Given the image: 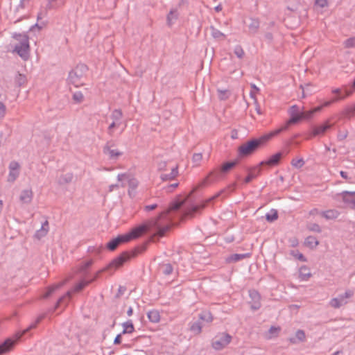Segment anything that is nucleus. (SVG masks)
I'll return each instance as SVG.
<instances>
[{
  "label": "nucleus",
  "instance_id": "obj_48",
  "mask_svg": "<svg viewBox=\"0 0 355 355\" xmlns=\"http://www.w3.org/2000/svg\"><path fill=\"white\" fill-rule=\"evenodd\" d=\"M139 182L135 178L130 179L128 181L129 190L128 193L130 194V190L134 191L138 187Z\"/></svg>",
  "mask_w": 355,
  "mask_h": 355
},
{
  "label": "nucleus",
  "instance_id": "obj_33",
  "mask_svg": "<svg viewBox=\"0 0 355 355\" xmlns=\"http://www.w3.org/2000/svg\"><path fill=\"white\" fill-rule=\"evenodd\" d=\"M148 318L152 322H158L160 320L159 313L157 310H151L148 312Z\"/></svg>",
  "mask_w": 355,
  "mask_h": 355
},
{
  "label": "nucleus",
  "instance_id": "obj_1",
  "mask_svg": "<svg viewBox=\"0 0 355 355\" xmlns=\"http://www.w3.org/2000/svg\"><path fill=\"white\" fill-rule=\"evenodd\" d=\"M182 205L183 202L180 201L172 202L168 208L161 212L157 218L150 220L146 224L139 225L133 228L129 233L119 235L110 241L106 245L107 248L110 251H114L121 244L137 239L150 230H153L159 236H164L172 224V219L170 216L171 212L179 210Z\"/></svg>",
  "mask_w": 355,
  "mask_h": 355
},
{
  "label": "nucleus",
  "instance_id": "obj_32",
  "mask_svg": "<svg viewBox=\"0 0 355 355\" xmlns=\"http://www.w3.org/2000/svg\"><path fill=\"white\" fill-rule=\"evenodd\" d=\"M343 116L350 119L355 115V104L346 107L342 112Z\"/></svg>",
  "mask_w": 355,
  "mask_h": 355
},
{
  "label": "nucleus",
  "instance_id": "obj_17",
  "mask_svg": "<svg viewBox=\"0 0 355 355\" xmlns=\"http://www.w3.org/2000/svg\"><path fill=\"white\" fill-rule=\"evenodd\" d=\"M261 173V168L259 166L248 169V175L244 179V183L250 182L254 178H257Z\"/></svg>",
  "mask_w": 355,
  "mask_h": 355
},
{
  "label": "nucleus",
  "instance_id": "obj_21",
  "mask_svg": "<svg viewBox=\"0 0 355 355\" xmlns=\"http://www.w3.org/2000/svg\"><path fill=\"white\" fill-rule=\"evenodd\" d=\"M320 214L327 220H334L339 216L340 212L336 209H329L322 211Z\"/></svg>",
  "mask_w": 355,
  "mask_h": 355
},
{
  "label": "nucleus",
  "instance_id": "obj_16",
  "mask_svg": "<svg viewBox=\"0 0 355 355\" xmlns=\"http://www.w3.org/2000/svg\"><path fill=\"white\" fill-rule=\"evenodd\" d=\"M336 196L342 199V201L347 208L355 210V198L348 195L343 194V192L337 193Z\"/></svg>",
  "mask_w": 355,
  "mask_h": 355
},
{
  "label": "nucleus",
  "instance_id": "obj_62",
  "mask_svg": "<svg viewBox=\"0 0 355 355\" xmlns=\"http://www.w3.org/2000/svg\"><path fill=\"white\" fill-rule=\"evenodd\" d=\"M251 309L252 310H258L261 306V301L251 302Z\"/></svg>",
  "mask_w": 355,
  "mask_h": 355
},
{
  "label": "nucleus",
  "instance_id": "obj_49",
  "mask_svg": "<svg viewBox=\"0 0 355 355\" xmlns=\"http://www.w3.org/2000/svg\"><path fill=\"white\" fill-rule=\"evenodd\" d=\"M234 53L240 59L243 58L245 55L244 51L240 45L235 46Z\"/></svg>",
  "mask_w": 355,
  "mask_h": 355
},
{
  "label": "nucleus",
  "instance_id": "obj_56",
  "mask_svg": "<svg viewBox=\"0 0 355 355\" xmlns=\"http://www.w3.org/2000/svg\"><path fill=\"white\" fill-rule=\"evenodd\" d=\"M348 135V131L345 130L343 131L339 130L338 132L337 138L339 141H343L347 138Z\"/></svg>",
  "mask_w": 355,
  "mask_h": 355
},
{
  "label": "nucleus",
  "instance_id": "obj_15",
  "mask_svg": "<svg viewBox=\"0 0 355 355\" xmlns=\"http://www.w3.org/2000/svg\"><path fill=\"white\" fill-rule=\"evenodd\" d=\"M282 157V153L278 152L272 155H271L267 160H264L260 162L259 165H268L270 166H273L277 165L281 159Z\"/></svg>",
  "mask_w": 355,
  "mask_h": 355
},
{
  "label": "nucleus",
  "instance_id": "obj_57",
  "mask_svg": "<svg viewBox=\"0 0 355 355\" xmlns=\"http://www.w3.org/2000/svg\"><path fill=\"white\" fill-rule=\"evenodd\" d=\"M250 97L254 98V104H255V110H256V112H257V114H261L262 112L261 111V107H260V105H259L258 102H257V100L254 94V93L252 92H250Z\"/></svg>",
  "mask_w": 355,
  "mask_h": 355
},
{
  "label": "nucleus",
  "instance_id": "obj_27",
  "mask_svg": "<svg viewBox=\"0 0 355 355\" xmlns=\"http://www.w3.org/2000/svg\"><path fill=\"white\" fill-rule=\"evenodd\" d=\"M94 261L89 259L87 261L83 262L78 267V272L82 274L83 276H86L87 274L88 268L93 264Z\"/></svg>",
  "mask_w": 355,
  "mask_h": 355
},
{
  "label": "nucleus",
  "instance_id": "obj_23",
  "mask_svg": "<svg viewBox=\"0 0 355 355\" xmlns=\"http://www.w3.org/2000/svg\"><path fill=\"white\" fill-rule=\"evenodd\" d=\"M147 245H148L147 243H143L141 245L137 246V248H135L130 252H126L128 253V257H129V258H128V259L127 261H128L131 257H136L137 255H138L139 254H141L142 252L146 251V250L147 248Z\"/></svg>",
  "mask_w": 355,
  "mask_h": 355
},
{
  "label": "nucleus",
  "instance_id": "obj_37",
  "mask_svg": "<svg viewBox=\"0 0 355 355\" xmlns=\"http://www.w3.org/2000/svg\"><path fill=\"white\" fill-rule=\"evenodd\" d=\"M211 36L216 40H224L225 39V35L220 32L219 30L214 26H211Z\"/></svg>",
  "mask_w": 355,
  "mask_h": 355
},
{
  "label": "nucleus",
  "instance_id": "obj_19",
  "mask_svg": "<svg viewBox=\"0 0 355 355\" xmlns=\"http://www.w3.org/2000/svg\"><path fill=\"white\" fill-rule=\"evenodd\" d=\"M33 191L31 189H25L21 192L19 199L23 203L29 204L33 199Z\"/></svg>",
  "mask_w": 355,
  "mask_h": 355
},
{
  "label": "nucleus",
  "instance_id": "obj_51",
  "mask_svg": "<svg viewBox=\"0 0 355 355\" xmlns=\"http://www.w3.org/2000/svg\"><path fill=\"white\" fill-rule=\"evenodd\" d=\"M73 99L76 103H80L84 99V96L81 92H76L73 94Z\"/></svg>",
  "mask_w": 355,
  "mask_h": 355
},
{
  "label": "nucleus",
  "instance_id": "obj_38",
  "mask_svg": "<svg viewBox=\"0 0 355 355\" xmlns=\"http://www.w3.org/2000/svg\"><path fill=\"white\" fill-rule=\"evenodd\" d=\"M331 92L334 94H336L337 96H345V98L350 96L352 94V92L347 90V89L343 90L342 89L340 88L333 89Z\"/></svg>",
  "mask_w": 355,
  "mask_h": 355
},
{
  "label": "nucleus",
  "instance_id": "obj_64",
  "mask_svg": "<svg viewBox=\"0 0 355 355\" xmlns=\"http://www.w3.org/2000/svg\"><path fill=\"white\" fill-rule=\"evenodd\" d=\"M340 176L343 178L347 180L349 183H352V178L348 177V175H347V172L343 171H340Z\"/></svg>",
  "mask_w": 355,
  "mask_h": 355
},
{
  "label": "nucleus",
  "instance_id": "obj_36",
  "mask_svg": "<svg viewBox=\"0 0 355 355\" xmlns=\"http://www.w3.org/2000/svg\"><path fill=\"white\" fill-rule=\"evenodd\" d=\"M123 112L120 109L114 110L110 115V118L115 122H121Z\"/></svg>",
  "mask_w": 355,
  "mask_h": 355
},
{
  "label": "nucleus",
  "instance_id": "obj_31",
  "mask_svg": "<svg viewBox=\"0 0 355 355\" xmlns=\"http://www.w3.org/2000/svg\"><path fill=\"white\" fill-rule=\"evenodd\" d=\"M214 320V317L210 311H203L199 314V320L205 321L207 323L211 322Z\"/></svg>",
  "mask_w": 355,
  "mask_h": 355
},
{
  "label": "nucleus",
  "instance_id": "obj_47",
  "mask_svg": "<svg viewBox=\"0 0 355 355\" xmlns=\"http://www.w3.org/2000/svg\"><path fill=\"white\" fill-rule=\"evenodd\" d=\"M345 96H336V97L333 98L332 99H331L330 101H325L321 106H322V108L324 107H329L332 103H336L338 101L345 99Z\"/></svg>",
  "mask_w": 355,
  "mask_h": 355
},
{
  "label": "nucleus",
  "instance_id": "obj_50",
  "mask_svg": "<svg viewBox=\"0 0 355 355\" xmlns=\"http://www.w3.org/2000/svg\"><path fill=\"white\" fill-rule=\"evenodd\" d=\"M202 159V153H194L192 157V161L195 166H199Z\"/></svg>",
  "mask_w": 355,
  "mask_h": 355
},
{
  "label": "nucleus",
  "instance_id": "obj_22",
  "mask_svg": "<svg viewBox=\"0 0 355 355\" xmlns=\"http://www.w3.org/2000/svg\"><path fill=\"white\" fill-rule=\"evenodd\" d=\"M260 26V21L257 18H250V23L248 25V27L249 28V33L250 34H255L259 28Z\"/></svg>",
  "mask_w": 355,
  "mask_h": 355
},
{
  "label": "nucleus",
  "instance_id": "obj_54",
  "mask_svg": "<svg viewBox=\"0 0 355 355\" xmlns=\"http://www.w3.org/2000/svg\"><path fill=\"white\" fill-rule=\"evenodd\" d=\"M295 337L299 341H304L306 338L304 331L301 329L297 330L295 333Z\"/></svg>",
  "mask_w": 355,
  "mask_h": 355
},
{
  "label": "nucleus",
  "instance_id": "obj_26",
  "mask_svg": "<svg viewBox=\"0 0 355 355\" xmlns=\"http://www.w3.org/2000/svg\"><path fill=\"white\" fill-rule=\"evenodd\" d=\"M202 323L200 320L189 323V329L194 334L198 335L202 332Z\"/></svg>",
  "mask_w": 355,
  "mask_h": 355
},
{
  "label": "nucleus",
  "instance_id": "obj_28",
  "mask_svg": "<svg viewBox=\"0 0 355 355\" xmlns=\"http://www.w3.org/2000/svg\"><path fill=\"white\" fill-rule=\"evenodd\" d=\"M311 276L310 270L306 266H302L299 270V277L302 281H307Z\"/></svg>",
  "mask_w": 355,
  "mask_h": 355
},
{
  "label": "nucleus",
  "instance_id": "obj_13",
  "mask_svg": "<svg viewBox=\"0 0 355 355\" xmlns=\"http://www.w3.org/2000/svg\"><path fill=\"white\" fill-rule=\"evenodd\" d=\"M20 166L17 162L12 161L9 164V174L8 181L14 182L19 175Z\"/></svg>",
  "mask_w": 355,
  "mask_h": 355
},
{
  "label": "nucleus",
  "instance_id": "obj_25",
  "mask_svg": "<svg viewBox=\"0 0 355 355\" xmlns=\"http://www.w3.org/2000/svg\"><path fill=\"white\" fill-rule=\"evenodd\" d=\"M322 109V106L315 107L309 111H304L302 112V119H311L314 114L321 111Z\"/></svg>",
  "mask_w": 355,
  "mask_h": 355
},
{
  "label": "nucleus",
  "instance_id": "obj_58",
  "mask_svg": "<svg viewBox=\"0 0 355 355\" xmlns=\"http://www.w3.org/2000/svg\"><path fill=\"white\" fill-rule=\"evenodd\" d=\"M178 186V183L176 182V183H173V184H168L166 187H164V189L166 191V192L167 193H171L172 192L175 188H177Z\"/></svg>",
  "mask_w": 355,
  "mask_h": 355
},
{
  "label": "nucleus",
  "instance_id": "obj_35",
  "mask_svg": "<svg viewBox=\"0 0 355 355\" xmlns=\"http://www.w3.org/2000/svg\"><path fill=\"white\" fill-rule=\"evenodd\" d=\"M159 269L161 272L165 275H169L172 274L173 271V267L169 263L161 264Z\"/></svg>",
  "mask_w": 355,
  "mask_h": 355
},
{
  "label": "nucleus",
  "instance_id": "obj_29",
  "mask_svg": "<svg viewBox=\"0 0 355 355\" xmlns=\"http://www.w3.org/2000/svg\"><path fill=\"white\" fill-rule=\"evenodd\" d=\"M66 282H67V280H64V281L61 282L57 284L49 286L47 288L46 293L43 295V297L44 298L49 297L53 292H55L56 290H58V289L60 288L62 286H63Z\"/></svg>",
  "mask_w": 355,
  "mask_h": 355
},
{
  "label": "nucleus",
  "instance_id": "obj_10",
  "mask_svg": "<svg viewBox=\"0 0 355 355\" xmlns=\"http://www.w3.org/2000/svg\"><path fill=\"white\" fill-rule=\"evenodd\" d=\"M232 337L226 332L218 333L212 340L211 346L216 350H221L232 341Z\"/></svg>",
  "mask_w": 355,
  "mask_h": 355
},
{
  "label": "nucleus",
  "instance_id": "obj_45",
  "mask_svg": "<svg viewBox=\"0 0 355 355\" xmlns=\"http://www.w3.org/2000/svg\"><path fill=\"white\" fill-rule=\"evenodd\" d=\"M290 254L293 257H295L296 259H297L298 260H300L301 261H303V262L306 261V259L305 258V257L302 253H300L298 250H291Z\"/></svg>",
  "mask_w": 355,
  "mask_h": 355
},
{
  "label": "nucleus",
  "instance_id": "obj_7",
  "mask_svg": "<svg viewBox=\"0 0 355 355\" xmlns=\"http://www.w3.org/2000/svg\"><path fill=\"white\" fill-rule=\"evenodd\" d=\"M91 284V281L87 279H82L78 284H76L71 291H68L64 295L60 297L57 303L56 308L60 306L62 304L66 305L71 297L72 293H78L81 291L85 286Z\"/></svg>",
  "mask_w": 355,
  "mask_h": 355
},
{
  "label": "nucleus",
  "instance_id": "obj_14",
  "mask_svg": "<svg viewBox=\"0 0 355 355\" xmlns=\"http://www.w3.org/2000/svg\"><path fill=\"white\" fill-rule=\"evenodd\" d=\"M206 203L207 202L202 203V205H192L191 207H189L184 211V213L181 214L182 219L187 217H193L195 214H196L200 209H203L206 206Z\"/></svg>",
  "mask_w": 355,
  "mask_h": 355
},
{
  "label": "nucleus",
  "instance_id": "obj_39",
  "mask_svg": "<svg viewBox=\"0 0 355 355\" xmlns=\"http://www.w3.org/2000/svg\"><path fill=\"white\" fill-rule=\"evenodd\" d=\"M247 257H248V254H234L230 255L227 260L228 262H237Z\"/></svg>",
  "mask_w": 355,
  "mask_h": 355
},
{
  "label": "nucleus",
  "instance_id": "obj_24",
  "mask_svg": "<svg viewBox=\"0 0 355 355\" xmlns=\"http://www.w3.org/2000/svg\"><path fill=\"white\" fill-rule=\"evenodd\" d=\"M65 3L64 0H49L46 8L47 10H54L60 8Z\"/></svg>",
  "mask_w": 355,
  "mask_h": 355
},
{
  "label": "nucleus",
  "instance_id": "obj_40",
  "mask_svg": "<svg viewBox=\"0 0 355 355\" xmlns=\"http://www.w3.org/2000/svg\"><path fill=\"white\" fill-rule=\"evenodd\" d=\"M178 17V12L176 9H171L167 16V22L169 26H171L173 20L177 19Z\"/></svg>",
  "mask_w": 355,
  "mask_h": 355
},
{
  "label": "nucleus",
  "instance_id": "obj_52",
  "mask_svg": "<svg viewBox=\"0 0 355 355\" xmlns=\"http://www.w3.org/2000/svg\"><path fill=\"white\" fill-rule=\"evenodd\" d=\"M308 229L311 231V232H318V233H320L322 232V230H321V227H320V225L317 223H310L309 225H308Z\"/></svg>",
  "mask_w": 355,
  "mask_h": 355
},
{
  "label": "nucleus",
  "instance_id": "obj_53",
  "mask_svg": "<svg viewBox=\"0 0 355 355\" xmlns=\"http://www.w3.org/2000/svg\"><path fill=\"white\" fill-rule=\"evenodd\" d=\"M346 48H352L355 46V37H350L346 40L344 42Z\"/></svg>",
  "mask_w": 355,
  "mask_h": 355
},
{
  "label": "nucleus",
  "instance_id": "obj_11",
  "mask_svg": "<svg viewBox=\"0 0 355 355\" xmlns=\"http://www.w3.org/2000/svg\"><path fill=\"white\" fill-rule=\"evenodd\" d=\"M354 295V292L351 290H347L344 294L339 295L337 297L331 299L329 302V305L334 308L338 309L347 303V299Z\"/></svg>",
  "mask_w": 355,
  "mask_h": 355
},
{
  "label": "nucleus",
  "instance_id": "obj_41",
  "mask_svg": "<svg viewBox=\"0 0 355 355\" xmlns=\"http://www.w3.org/2000/svg\"><path fill=\"white\" fill-rule=\"evenodd\" d=\"M73 178V173H66V174L60 176V180H59V183L60 184L69 183L72 181Z\"/></svg>",
  "mask_w": 355,
  "mask_h": 355
},
{
  "label": "nucleus",
  "instance_id": "obj_42",
  "mask_svg": "<svg viewBox=\"0 0 355 355\" xmlns=\"http://www.w3.org/2000/svg\"><path fill=\"white\" fill-rule=\"evenodd\" d=\"M278 218V213L275 209H271L269 213L266 214V219L268 222H273Z\"/></svg>",
  "mask_w": 355,
  "mask_h": 355
},
{
  "label": "nucleus",
  "instance_id": "obj_4",
  "mask_svg": "<svg viewBox=\"0 0 355 355\" xmlns=\"http://www.w3.org/2000/svg\"><path fill=\"white\" fill-rule=\"evenodd\" d=\"M40 319H38L34 324L30 325L27 329H24L23 331L16 333L12 337L8 338L4 340L3 343L0 344V355L7 353L12 349L15 344L18 340L24 335L26 332H28L30 329L35 328L37 324L40 322Z\"/></svg>",
  "mask_w": 355,
  "mask_h": 355
},
{
  "label": "nucleus",
  "instance_id": "obj_55",
  "mask_svg": "<svg viewBox=\"0 0 355 355\" xmlns=\"http://www.w3.org/2000/svg\"><path fill=\"white\" fill-rule=\"evenodd\" d=\"M46 230H44L42 228H40V230H37L35 234V237L37 239H40L41 238L45 236L47 234Z\"/></svg>",
  "mask_w": 355,
  "mask_h": 355
},
{
  "label": "nucleus",
  "instance_id": "obj_8",
  "mask_svg": "<svg viewBox=\"0 0 355 355\" xmlns=\"http://www.w3.org/2000/svg\"><path fill=\"white\" fill-rule=\"evenodd\" d=\"M290 116L289 120L283 126L273 130L276 136L280 132L286 130L290 125L297 123L302 119V112H299V108L297 105H295L291 107Z\"/></svg>",
  "mask_w": 355,
  "mask_h": 355
},
{
  "label": "nucleus",
  "instance_id": "obj_18",
  "mask_svg": "<svg viewBox=\"0 0 355 355\" xmlns=\"http://www.w3.org/2000/svg\"><path fill=\"white\" fill-rule=\"evenodd\" d=\"M331 125L328 121L324 124L318 126H315L313 128L312 135L313 136H317L319 135H323L327 130L330 129Z\"/></svg>",
  "mask_w": 355,
  "mask_h": 355
},
{
  "label": "nucleus",
  "instance_id": "obj_2",
  "mask_svg": "<svg viewBox=\"0 0 355 355\" xmlns=\"http://www.w3.org/2000/svg\"><path fill=\"white\" fill-rule=\"evenodd\" d=\"M276 136L273 131L268 134L263 135L259 138L252 139L246 143L242 144L239 148V155L246 157L252 155L261 146L270 140L272 137Z\"/></svg>",
  "mask_w": 355,
  "mask_h": 355
},
{
  "label": "nucleus",
  "instance_id": "obj_63",
  "mask_svg": "<svg viewBox=\"0 0 355 355\" xmlns=\"http://www.w3.org/2000/svg\"><path fill=\"white\" fill-rule=\"evenodd\" d=\"M24 81L25 77L23 75L18 73L17 76L16 77V82L18 83V85H21L24 83Z\"/></svg>",
  "mask_w": 355,
  "mask_h": 355
},
{
  "label": "nucleus",
  "instance_id": "obj_44",
  "mask_svg": "<svg viewBox=\"0 0 355 355\" xmlns=\"http://www.w3.org/2000/svg\"><path fill=\"white\" fill-rule=\"evenodd\" d=\"M305 162L302 158H300L297 159H293L291 161V165L297 168H300L304 165Z\"/></svg>",
  "mask_w": 355,
  "mask_h": 355
},
{
  "label": "nucleus",
  "instance_id": "obj_34",
  "mask_svg": "<svg viewBox=\"0 0 355 355\" xmlns=\"http://www.w3.org/2000/svg\"><path fill=\"white\" fill-rule=\"evenodd\" d=\"M304 243L306 246L314 248L319 244V242L315 236H309L306 238Z\"/></svg>",
  "mask_w": 355,
  "mask_h": 355
},
{
  "label": "nucleus",
  "instance_id": "obj_59",
  "mask_svg": "<svg viewBox=\"0 0 355 355\" xmlns=\"http://www.w3.org/2000/svg\"><path fill=\"white\" fill-rule=\"evenodd\" d=\"M219 94H218V97L220 100H225L228 98V95H227V90H220L218 89V90Z\"/></svg>",
  "mask_w": 355,
  "mask_h": 355
},
{
  "label": "nucleus",
  "instance_id": "obj_30",
  "mask_svg": "<svg viewBox=\"0 0 355 355\" xmlns=\"http://www.w3.org/2000/svg\"><path fill=\"white\" fill-rule=\"evenodd\" d=\"M122 327L123 328L122 331V334H132L135 331V327L131 320H129L122 324Z\"/></svg>",
  "mask_w": 355,
  "mask_h": 355
},
{
  "label": "nucleus",
  "instance_id": "obj_43",
  "mask_svg": "<svg viewBox=\"0 0 355 355\" xmlns=\"http://www.w3.org/2000/svg\"><path fill=\"white\" fill-rule=\"evenodd\" d=\"M249 295L251 299V302L261 301V295L256 290H250Z\"/></svg>",
  "mask_w": 355,
  "mask_h": 355
},
{
  "label": "nucleus",
  "instance_id": "obj_46",
  "mask_svg": "<svg viewBox=\"0 0 355 355\" xmlns=\"http://www.w3.org/2000/svg\"><path fill=\"white\" fill-rule=\"evenodd\" d=\"M121 125V122H115V121H112L110 125H109L108 128H107V134L110 135V136H113L114 135V129L115 128H118Z\"/></svg>",
  "mask_w": 355,
  "mask_h": 355
},
{
  "label": "nucleus",
  "instance_id": "obj_9",
  "mask_svg": "<svg viewBox=\"0 0 355 355\" xmlns=\"http://www.w3.org/2000/svg\"><path fill=\"white\" fill-rule=\"evenodd\" d=\"M87 71V67L85 64H80L76 66V67L69 72L68 80L70 83L73 84L76 87H78L82 85L81 80L83 77L84 73Z\"/></svg>",
  "mask_w": 355,
  "mask_h": 355
},
{
  "label": "nucleus",
  "instance_id": "obj_20",
  "mask_svg": "<svg viewBox=\"0 0 355 355\" xmlns=\"http://www.w3.org/2000/svg\"><path fill=\"white\" fill-rule=\"evenodd\" d=\"M178 174V166H175L171 168L169 173H162L160 178L162 181H169L173 180Z\"/></svg>",
  "mask_w": 355,
  "mask_h": 355
},
{
  "label": "nucleus",
  "instance_id": "obj_61",
  "mask_svg": "<svg viewBox=\"0 0 355 355\" xmlns=\"http://www.w3.org/2000/svg\"><path fill=\"white\" fill-rule=\"evenodd\" d=\"M315 4L320 6V8H324L328 6L327 0H315Z\"/></svg>",
  "mask_w": 355,
  "mask_h": 355
},
{
  "label": "nucleus",
  "instance_id": "obj_6",
  "mask_svg": "<svg viewBox=\"0 0 355 355\" xmlns=\"http://www.w3.org/2000/svg\"><path fill=\"white\" fill-rule=\"evenodd\" d=\"M129 257L127 252H122L120 255L115 257L106 267L103 268V269L97 271L94 277L90 279H87V281H91V283L96 281L100 275L105 271H107L110 270H116L117 268L121 267L125 261L128 259Z\"/></svg>",
  "mask_w": 355,
  "mask_h": 355
},
{
  "label": "nucleus",
  "instance_id": "obj_3",
  "mask_svg": "<svg viewBox=\"0 0 355 355\" xmlns=\"http://www.w3.org/2000/svg\"><path fill=\"white\" fill-rule=\"evenodd\" d=\"M12 37L17 42L15 45L13 52L17 53L23 60H28L29 58L30 45L29 37L27 33H13Z\"/></svg>",
  "mask_w": 355,
  "mask_h": 355
},
{
  "label": "nucleus",
  "instance_id": "obj_60",
  "mask_svg": "<svg viewBox=\"0 0 355 355\" xmlns=\"http://www.w3.org/2000/svg\"><path fill=\"white\" fill-rule=\"evenodd\" d=\"M6 107L4 103L0 102V120L2 119L6 114Z\"/></svg>",
  "mask_w": 355,
  "mask_h": 355
},
{
  "label": "nucleus",
  "instance_id": "obj_12",
  "mask_svg": "<svg viewBox=\"0 0 355 355\" xmlns=\"http://www.w3.org/2000/svg\"><path fill=\"white\" fill-rule=\"evenodd\" d=\"M114 146L113 141H108L103 148V153L107 156L110 160L116 161L123 155V152L118 149H112Z\"/></svg>",
  "mask_w": 355,
  "mask_h": 355
},
{
  "label": "nucleus",
  "instance_id": "obj_5",
  "mask_svg": "<svg viewBox=\"0 0 355 355\" xmlns=\"http://www.w3.org/2000/svg\"><path fill=\"white\" fill-rule=\"evenodd\" d=\"M238 162V160H234L223 163L219 170H215L209 173V175L205 178L203 184H208L218 180L221 178L223 173L229 172L232 168L237 165Z\"/></svg>",
  "mask_w": 355,
  "mask_h": 355
}]
</instances>
